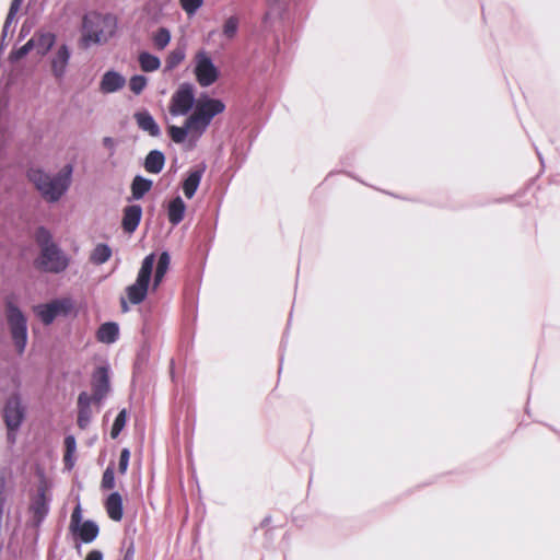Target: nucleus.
<instances>
[{"instance_id":"nucleus-25","label":"nucleus","mask_w":560,"mask_h":560,"mask_svg":"<svg viewBox=\"0 0 560 560\" xmlns=\"http://www.w3.org/2000/svg\"><path fill=\"white\" fill-rule=\"evenodd\" d=\"M170 264H171L170 254L167 252L161 253L159 260H158L155 273H154L153 289H156L160 285V283L162 282L164 276L166 275V272L170 268Z\"/></svg>"},{"instance_id":"nucleus-11","label":"nucleus","mask_w":560,"mask_h":560,"mask_svg":"<svg viewBox=\"0 0 560 560\" xmlns=\"http://www.w3.org/2000/svg\"><path fill=\"white\" fill-rule=\"evenodd\" d=\"M71 58V49L67 44H61L50 57V71L57 80H61L66 73Z\"/></svg>"},{"instance_id":"nucleus-23","label":"nucleus","mask_w":560,"mask_h":560,"mask_svg":"<svg viewBox=\"0 0 560 560\" xmlns=\"http://www.w3.org/2000/svg\"><path fill=\"white\" fill-rule=\"evenodd\" d=\"M152 180L143 176L137 175L131 183V195L136 200L141 199L151 188Z\"/></svg>"},{"instance_id":"nucleus-8","label":"nucleus","mask_w":560,"mask_h":560,"mask_svg":"<svg viewBox=\"0 0 560 560\" xmlns=\"http://www.w3.org/2000/svg\"><path fill=\"white\" fill-rule=\"evenodd\" d=\"M72 308L70 299H56L34 307L36 316L45 324H51L56 317L67 315Z\"/></svg>"},{"instance_id":"nucleus-30","label":"nucleus","mask_w":560,"mask_h":560,"mask_svg":"<svg viewBox=\"0 0 560 560\" xmlns=\"http://www.w3.org/2000/svg\"><path fill=\"white\" fill-rule=\"evenodd\" d=\"M66 454H65V463L66 466L71 469L73 467V454L77 450V442L73 435H68L65 439Z\"/></svg>"},{"instance_id":"nucleus-9","label":"nucleus","mask_w":560,"mask_h":560,"mask_svg":"<svg viewBox=\"0 0 560 560\" xmlns=\"http://www.w3.org/2000/svg\"><path fill=\"white\" fill-rule=\"evenodd\" d=\"M24 418V411L21 406V401L18 397H12L7 401L4 408V421L8 427L9 433L8 439L10 442H14L15 436L13 431L16 430Z\"/></svg>"},{"instance_id":"nucleus-28","label":"nucleus","mask_w":560,"mask_h":560,"mask_svg":"<svg viewBox=\"0 0 560 560\" xmlns=\"http://www.w3.org/2000/svg\"><path fill=\"white\" fill-rule=\"evenodd\" d=\"M112 256V249L107 244H97L93 249L90 260L95 265L105 264Z\"/></svg>"},{"instance_id":"nucleus-12","label":"nucleus","mask_w":560,"mask_h":560,"mask_svg":"<svg viewBox=\"0 0 560 560\" xmlns=\"http://www.w3.org/2000/svg\"><path fill=\"white\" fill-rule=\"evenodd\" d=\"M126 84V79L122 74L115 70L106 71L100 82V91L104 94L118 92Z\"/></svg>"},{"instance_id":"nucleus-15","label":"nucleus","mask_w":560,"mask_h":560,"mask_svg":"<svg viewBox=\"0 0 560 560\" xmlns=\"http://www.w3.org/2000/svg\"><path fill=\"white\" fill-rule=\"evenodd\" d=\"M205 171H206V165L201 164V165L197 166L196 168L191 170L189 172L188 176L185 178V180L183 183V190H184L185 196L188 199H191L195 196V194L200 185V182H201Z\"/></svg>"},{"instance_id":"nucleus-17","label":"nucleus","mask_w":560,"mask_h":560,"mask_svg":"<svg viewBox=\"0 0 560 560\" xmlns=\"http://www.w3.org/2000/svg\"><path fill=\"white\" fill-rule=\"evenodd\" d=\"M32 38H35L34 48L40 56L47 55L56 43V35L51 32H36Z\"/></svg>"},{"instance_id":"nucleus-42","label":"nucleus","mask_w":560,"mask_h":560,"mask_svg":"<svg viewBox=\"0 0 560 560\" xmlns=\"http://www.w3.org/2000/svg\"><path fill=\"white\" fill-rule=\"evenodd\" d=\"M4 485H5V478H4L3 472L0 471V511L1 512H3L4 499L2 497V492H3V489H4Z\"/></svg>"},{"instance_id":"nucleus-19","label":"nucleus","mask_w":560,"mask_h":560,"mask_svg":"<svg viewBox=\"0 0 560 560\" xmlns=\"http://www.w3.org/2000/svg\"><path fill=\"white\" fill-rule=\"evenodd\" d=\"M119 336V327L114 322H107L100 326L96 337L103 343H114Z\"/></svg>"},{"instance_id":"nucleus-33","label":"nucleus","mask_w":560,"mask_h":560,"mask_svg":"<svg viewBox=\"0 0 560 560\" xmlns=\"http://www.w3.org/2000/svg\"><path fill=\"white\" fill-rule=\"evenodd\" d=\"M126 421H127V411H126V409H122L119 411V413L117 415V417L113 423L112 431H110V435L113 439H116L120 434V432L122 431V429L126 424Z\"/></svg>"},{"instance_id":"nucleus-35","label":"nucleus","mask_w":560,"mask_h":560,"mask_svg":"<svg viewBox=\"0 0 560 560\" xmlns=\"http://www.w3.org/2000/svg\"><path fill=\"white\" fill-rule=\"evenodd\" d=\"M238 30V19L230 16L223 25V35L228 38H233Z\"/></svg>"},{"instance_id":"nucleus-44","label":"nucleus","mask_w":560,"mask_h":560,"mask_svg":"<svg viewBox=\"0 0 560 560\" xmlns=\"http://www.w3.org/2000/svg\"><path fill=\"white\" fill-rule=\"evenodd\" d=\"M267 2H268V5L270 7V10H272L281 2V0H267Z\"/></svg>"},{"instance_id":"nucleus-31","label":"nucleus","mask_w":560,"mask_h":560,"mask_svg":"<svg viewBox=\"0 0 560 560\" xmlns=\"http://www.w3.org/2000/svg\"><path fill=\"white\" fill-rule=\"evenodd\" d=\"M171 37V32L167 28H159L153 35L154 46L160 50L164 49L170 44Z\"/></svg>"},{"instance_id":"nucleus-6","label":"nucleus","mask_w":560,"mask_h":560,"mask_svg":"<svg viewBox=\"0 0 560 560\" xmlns=\"http://www.w3.org/2000/svg\"><path fill=\"white\" fill-rule=\"evenodd\" d=\"M194 75L201 88L214 84L220 78V70L214 65L209 51L199 49L194 56Z\"/></svg>"},{"instance_id":"nucleus-47","label":"nucleus","mask_w":560,"mask_h":560,"mask_svg":"<svg viewBox=\"0 0 560 560\" xmlns=\"http://www.w3.org/2000/svg\"><path fill=\"white\" fill-rule=\"evenodd\" d=\"M270 15H271V12H270V11H268V12L265 14V16H264V21H265V22H267V21L269 20Z\"/></svg>"},{"instance_id":"nucleus-41","label":"nucleus","mask_w":560,"mask_h":560,"mask_svg":"<svg viewBox=\"0 0 560 560\" xmlns=\"http://www.w3.org/2000/svg\"><path fill=\"white\" fill-rule=\"evenodd\" d=\"M102 143H103L104 148H106L108 150L109 156L115 155L117 142L114 138L105 137V138H103Z\"/></svg>"},{"instance_id":"nucleus-36","label":"nucleus","mask_w":560,"mask_h":560,"mask_svg":"<svg viewBox=\"0 0 560 560\" xmlns=\"http://www.w3.org/2000/svg\"><path fill=\"white\" fill-rule=\"evenodd\" d=\"M182 9L189 15H194L203 4V0H179Z\"/></svg>"},{"instance_id":"nucleus-26","label":"nucleus","mask_w":560,"mask_h":560,"mask_svg":"<svg viewBox=\"0 0 560 560\" xmlns=\"http://www.w3.org/2000/svg\"><path fill=\"white\" fill-rule=\"evenodd\" d=\"M138 61L141 70L144 72H153L161 67L160 58L147 51L139 54Z\"/></svg>"},{"instance_id":"nucleus-18","label":"nucleus","mask_w":560,"mask_h":560,"mask_svg":"<svg viewBox=\"0 0 560 560\" xmlns=\"http://www.w3.org/2000/svg\"><path fill=\"white\" fill-rule=\"evenodd\" d=\"M165 164V155L160 150H152L144 160V168L148 173L159 174Z\"/></svg>"},{"instance_id":"nucleus-10","label":"nucleus","mask_w":560,"mask_h":560,"mask_svg":"<svg viewBox=\"0 0 560 560\" xmlns=\"http://www.w3.org/2000/svg\"><path fill=\"white\" fill-rule=\"evenodd\" d=\"M93 396L96 402H100L108 394L109 384V365L103 364L95 369L92 375Z\"/></svg>"},{"instance_id":"nucleus-3","label":"nucleus","mask_w":560,"mask_h":560,"mask_svg":"<svg viewBox=\"0 0 560 560\" xmlns=\"http://www.w3.org/2000/svg\"><path fill=\"white\" fill-rule=\"evenodd\" d=\"M117 27L116 18L112 14L92 12L83 18L82 40L86 46L91 44H104L115 34Z\"/></svg>"},{"instance_id":"nucleus-40","label":"nucleus","mask_w":560,"mask_h":560,"mask_svg":"<svg viewBox=\"0 0 560 560\" xmlns=\"http://www.w3.org/2000/svg\"><path fill=\"white\" fill-rule=\"evenodd\" d=\"M80 524H82V512H81L80 504H78L74 508L72 515H71V528L73 529L77 526H79Z\"/></svg>"},{"instance_id":"nucleus-7","label":"nucleus","mask_w":560,"mask_h":560,"mask_svg":"<svg viewBox=\"0 0 560 560\" xmlns=\"http://www.w3.org/2000/svg\"><path fill=\"white\" fill-rule=\"evenodd\" d=\"M69 266V257L58 245L45 246L35 260V267L44 272L60 273Z\"/></svg>"},{"instance_id":"nucleus-20","label":"nucleus","mask_w":560,"mask_h":560,"mask_svg":"<svg viewBox=\"0 0 560 560\" xmlns=\"http://www.w3.org/2000/svg\"><path fill=\"white\" fill-rule=\"evenodd\" d=\"M108 516L113 521H120L122 518V498L118 492H113L106 500L105 503Z\"/></svg>"},{"instance_id":"nucleus-27","label":"nucleus","mask_w":560,"mask_h":560,"mask_svg":"<svg viewBox=\"0 0 560 560\" xmlns=\"http://www.w3.org/2000/svg\"><path fill=\"white\" fill-rule=\"evenodd\" d=\"M32 510L38 521L43 520L47 515L49 506L48 500L45 497L44 489H39V493L32 504Z\"/></svg>"},{"instance_id":"nucleus-21","label":"nucleus","mask_w":560,"mask_h":560,"mask_svg":"<svg viewBox=\"0 0 560 560\" xmlns=\"http://www.w3.org/2000/svg\"><path fill=\"white\" fill-rule=\"evenodd\" d=\"M185 211H186V205H185L184 200L180 197L174 198L168 203V208H167L168 221L173 225L179 224L184 219Z\"/></svg>"},{"instance_id":"nucleus-1","label":"nucleus","mask_w":560,"mask_h":560,"mask_svg":"<svg viewBox=\"0 0 560 560\" xmlns=\"http://www.w3.org/2000/svg\"><path fill=\"white\" fill-rule=\"evenodd\" d=\"M168 110L174 117L188 115L183 126L167 127L170 138L175 143H183L186 139L196 142L207 131L212 119L225 110V104L208 94H201L196 100L194 85L182 83L170 100Z\"/></svg>"},{"instance_id":"nucleus-24","label":"nucleus","mask_w":560,"mask_h":560,"mask_svg":"<svg viewBox=\"0 0 560 560\" xmlns=\"http://www.w3.org/2000/svg\"><path fill=\"white\" fill-rule=\"evenodd\" d=\"M186 58V47L180 45L175 47L166 57L164 71H172L178 67Z\"/></svg>"},{"instance_id":"nucleus-16","label":"nucleus","mask_w":560,"mask_h":560,"mask_svg":"<svg viewBox=\"0 0 560 560\" xmlns=\"http://www.w3.org/2000/svg\"><path fill=\"white\" fill-rule=\"evenodd\" d=\"M133 117L142 131L148 132L151 137H159L161 135L159 125L148 110L137 112Z\"/></svg>"},{"instance_id":"nucleus-34","label":"nucleus","mask_w":560,"mask_h":560,"mask_svg":"<svg viewBox=\"0 0 560 560\" xmlns=\"http://www.w3.org/2000/svg\"><path fill=\"white\" fill-rule=\"evenodd\" d=\"M148 84V79L144 75H133L129 80V89L136 94L139 95L143 92Z\"/></svg>"},{"instance_id":"nucleus-22","label":"nucleus","mask_w":560,"mask_h":560,"mask_svg":"<svg viewBox=\"0 0 560 560\" xmlns=\"http://www.w3.org/2000/svg\"><path fill=\"white\" fill-rule=\"evenodd\" d=\"M72 530L78 533L85 544L92 542L98 535V526L92 521H85Z\"/></svg>"},{"instance_id":"nucleus-39","label":"nucleus","mask_w":560,"mask_h":560,"mask_svg":"<svg viewBox=\"0 0 560 560\" xmlns=\"http://www.w3.org/2000/svg\"><path fill=\"white\" fill-rule=\"evenodd\" d=\"M130 460V451L128 448H122L119 456V463H118V471L124 475L126 474L128 469Z\"/></svg>"},{"instance_id":"nucleus-46","label":"nucleus","mask_w":560,"mask_h":560,"mask_svg":"<svg viewBox=\"0 0 560 560\" xmlns=\"http://www.w3.org/2000/svg\"><path fill=\"white\" fill-rule=\"evenodd\" d=\"M27 32H28V30L25 27V25H23L22 28H21L20 35L21 36H25L27 34Z\"/></svg>"},{"instance_id":"nucleus-45","label":"nucleus","mask_w":560,"mask_h":560,"mask_svg":"<svg viewBox=\"0 0 560 560\" xmlns=\"http://www.w3.org/2000/svg\"><path fill=\"white\" fill-rule=\"evenodd\" d=\"M121 308H122L124 312H128L129 311L127 302L124 299H121Z\"/></svg>"},{"instance_id":"nucleus-38","label":"nucleus","mask_w":560,"mask_h":560,"mask_svg":"<svg viewBox=\"0 0 560 560\" xmlns=\"http://www.w3.org/2000/svg\"><path fill=\"white\" fill-rule=\"evenodd\" d=\"M102 487L104 489H113L115 487V474L112 466H108L103 474Z\"/></svg>"},{"instance_id":"nucleus-29","label":"nucleus","mask_w":560,"mask_h":560,"mask_svg":"<svg viewBox=\"0 0 560 560\" xmlns=\"http://www.w3.org/2000/svg\"><path fill=\"white\" fill-rule=\"evenodd\" d=\"M22 2H23V0H12L10 9H9V13L7 15V19H5V22L3 25V30H2V42L4 40V38L9 34V32H12L10 28L14 22L18 11L21 8Z\"/></svg>"},{"instance_id":"nucleus-32","label":"nucleus","mask_w":560,"mask_h":560,"mask_svg":"<svg viewBox=\"0 0 560 560\" xmlns=\"http://www.w3.org/2000/svg\"><path fill=\"white\" fill-rule=\"evenodd\" d=\"M34 46H35V38H31L22 47H20L16 50H13L10 54V60L12 62H15V61L22 59L23 57H25L34 48Z\"/></svg>"},{"instance_id":"nucleus-37","label":"nucleus","mask_w":560,"mask_h":560,"mask_svg":"<svg viewBox=\"0 0 560 560\" xmlns=\"http://www.w3.org/2000/svg\"><path fill=\"white\" fill-rule=\"evenodd\" d=\"M36 241L38 243V245L40 246V250L45 247V246H48V245H56L52 241H51V234L50 232L45 229V228H39L37 231H36Z\"/></svg>"},{"instance_id":"nucleus-4","label":"nucleus","mask_w":560,"mask_h":560,"mask_svg":"<svg viewBox=\"0 0 560 560\" xmlns=\"http://www.w3.org/2000/svg\"><path fill=\"white\" fill-rule=\"evenodd\" d=\"M5 316L16 352L24 353L27 345V319L22 311L11 301H5Z\"/></svg>"},{"instance_id":"nucleus-2","label":"nucleus","mask_w":560,"mask_h":560,"mask_svg":"<svg viewBox=\"0 0 560 560\" xmlns=\"http://www.w3.org/2000/svg\"><path fill=\"white\" fill-rule=\"evenodd\" d=\"M72 166L66 165L60 172L50 175L40 168H31L27 178L40 196L50 203L57 202L68 191L71 184Z\"/></svg>"},{"instance_id":"nucleus-5","label":"nucleus","mask_w":560,"mask_h":560,"mask_svg":"<svg viewBox=\"0 0 560 560\" xmlns=\"http://www.w3.org/2000/svg\"><path fill=\"white\" fill-rule=\"evenodd\" d=\"M155 261L154 254H150L142 260L136 282L127 287L126 293L131 304H140L147 298L152 270Z\"/></svg>"},{"instance_id":"nucleus-13","label":"nucleus","mask_w":560,"mask_h":560,"mask_svg":"<svg viewBox=\"0 0 560 560\" xmlns=\"http://www.w3.org/2000/svg\"><path fill=\"white\" fill-rule=\"evenodd\" d=\"M95 401L86 392H82L78 397V425L85 430L92 419L91 404Z\"/></svg>"},{"instance_id":"nucleus-43","label":"nucleus","mask_w":560,"mask_h":560,"mask_svg":"<svg viewBox=\"0 0 560 560\" xmlns=\"http://www.w3.org/2000/svg\"><path fill=\"white\" fill-rule=\"evenodd\" d=\"M85 560H103V555L98 550H92L88 553Z\"/></svg>"},{"instance_id":"nucleus-14","label":"nucleus","mask_w":560,"mask_h":560,"mask_svg":"<svg viewBox=\"0 0 560 560\" xmlns=\"http://www.w3.org/2000/svg\"><path fill=\"white\" fill-rule=\"evenodd\" d=\"M142 218V208L139 205L127 206L124 209L121 225L125 232L133 233Z\"/></svg>"}]
</instances>
